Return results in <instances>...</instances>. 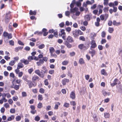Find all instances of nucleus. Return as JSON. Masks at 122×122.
<instances>
[{
    "instance_id": "nucleus-48",
    "label": "nucleus",
    "mask_w": 122,
    "mask_h": 122,
    "mask_svg": "<svg viewBox=\"0 0 122 122\" xmlns=\"http://www.w3.org/2000/svg\"><path fill=\"white\" fill-rule=\"evenodd\" d=\"M65 30L64 29H62L61 30V35H66V33L64 32Z\"/></svg>"
},
{
    "instance_id": "nucleus-32",
    "label": "nucleus",
    "mask_w": 122,
    "mask_h": 122,
    "mask_svg": "<svg viewBox=\"0 0 122 122\" xmlns=\"http://www.w3.org/2000/svg\"><path fill=\"white\" fill-rule=\"evenodd\" d=\"M70 104L71 105L73 106H76V103L74 101H71L70 102Z\"/></svg>"
},
{
    "instance_id": "nucleus-7",
    "label": "nucleus",
    "mask_w": 122,
    "mask_h": 122,
    "mask_svg": "<svg viewBox=\"0 0 122 122\" xmlns=\"http://www.w3.org/2000/svg\"><path fill=\"white\" fill-rule=\"evenodd\" d=\"M67 41L70 43H72L74 42L72 38L70 36H68L66 39Z\"/></svg>"
},
{
    "instance_id": "nucleus-60",
    "label": "nucleus",
    "mask_w": 122,
    "mask_h": 122,
    "mask_svg": "<svg viewBox=\"0 0 122 122\" xmlns=\"http://www.w3.org/2000/svg\"><path fill=\"white\" fill-rule=\"evenodd\" d=\"M10 77H12L13 78H14L15 77V75L14 74L13 72H11L10 73Z\"/></svg>"
},
{
    "instance_id": "nucleus-29",
    "label": "nucleus",
    "mask_w": 122,
    "mask_h": 122,
    "mask_svg": "<svg viewBox=\"0 0 122 122\" xmlns=\"http://www.w3.org/2000/svg\"><path fill=\"white\" fill-rule=\"evenodd\" d=\"M69 105L70 104L69 103L65 102L63 105V106L66 108H68L69 107Z\"/></svg>"
},
{
    "instance_id": "nucleus-49",
    "label": "nucleus",
    "mask_w": 122,
    "mask_h": 122,
    "mask_svg": "<svg viewBox=\"0 0 122 122\" xmlns=\"http://www.w3.org/2000/svg\"><path fill=\"white\" fill-rule=\"evenodd\" d=\"M39 92L41 93H44V90L43 88H40L39 90Z\"/></svg>"
},
{
    "instance_id": "nucleus-23",
    "label": "nucleus",
    "mask_w": 122,
    "mask_h": 122,
    "mask_svg": "<svg viewBox=\"0 0 122 122\" xmlns=\"http://www.w3.org/2000/svg\"><path fill=\"white\" fill-rule=\"evenodd\" d=\"M113 82L115 85H117L118 83L119 84L120 82L116 78L114 81Z\"/></svg>"
},
{
    "instance_id": "nucleus-4",
    "label": "nucleus",
    "mask_w": 122,
    "mask_h": 122,
    "mask_svg": "<svg viewBox=\"0 0 122 122\" xmlns=\"http://www.w3.org/2000/svg\"><path fill=\"white\" fill-rule=\"evenodd\" d=\"M78 32V30H75L72 31V33L74 37L75 38L79 36Z\"/></svg>"
},
{
    "instance_id": "nucleus-12",
    "label": "nucleus",
    "mask_w": 122,
    "mask_h": 122,
    "mask_svg": "<svg viewBox=\"0 0 122 122\" xmlns=\"http://www.w3.org/2000/svg\"><path fill=\"white\" fill-rule=\"evenodd\" d=\"M24 67L23 65L21 63H18L17 65V69H19L22 68Z\"/></svg>"
},
{
    "instance_id": "nucleus-55",
    "label": "nucleus",
    "mask_w": 122,
    "mask_h": 122,
    "mask_svg": "<svg viewBox=\"0 0 122 122\" xmlns=\"http://www.w3.org/2000/svg\"><path fill=\"white\" fill-rule=\"evenodd\" d=\"M35 73L38 75V76H39V75H40V71L39 70H36L35 71Z\"/></svg>"
},
{
    "instance_id": "nucleus-9",
    "label": "nucleus",
    "mask_w": 122,
    "mask_h": 122,
    "mask_svg": "<svg viewBox=\"0 0 122 122\" xmlns=\"http://www.w3.org/2000/svg\"><path fill=\"white\" fill-rule=\"evenodd\" d=\"M20 61L22 63H24L25 65H27L29 63V61L25 59L24 58L21 60Z\"/></svg>"
},
{
    "instance_id": "nucleus-25",
    "label": "nucleus",
    "mask_w": 122,
    "mask_h": 122,
    "mask_svg": "<svg viewBox=\"0 0 122 122\" xmlns=\"http://www.w3.org/2000/svg\"><path fill=\"white\" fill-rule=\"evenodd\" d=\"M79 62L81 64H82L84 63V60L82 58H81L79 60Z\"/></svg>"
},
{
    "instance_id": "nucleus-5",
    "label": "nucleus",
    "mask_w": 122,
    "mask_h": 122,
    "mask_svg": "<svg viewBox=\"0 0 122 122\" xmlns=\"http://www.w3.org/2000/svg\"><path fill=\"white\" fill-rule=\"evenodd\" d=\"M70 43L67 41H65L63 43L68 48H70L72 47L71 44H70Z\"/></svg>"
},
{
    "instance_id": "nucleus-18",
    "label": "nucleus",
    "mask_w": 122,
    "mask_h": 122,
    "mask_svg": "<svg viewBox=\"0 0 122 122\" xmlns=\"http://www.w3.org/2000/svg\"><path fill=\"white\" fill-rule=\"evenodd\" d=\"M15 79L14 78L12 82V85L10 86L11 88H14L15 89V85L14 83L15 82Z\"/></svg>"
},
{
    "instance_id": "nucleus-26",
    "label": "nucleus",
    "mask_w": 122,
    "mask_h": 122,
    "mask_svg": "<svg viewBox=\"0 0 122 122\" xmlns=\"http://www.w3.org/2000/svg\"><path fill=\"white\" fill-rule=\"evenodd\" d=\"M23 48L22 46H19L18 47H16V52H18L19 50H21Z\"/></svg>"
},
{
    "instance_id": "nucleus-31",
    "label": "nucleus",
    "mask_w": 122,
    "mask_h": 122,
    "mask_svg": "<svg viewBox=\"0 0 122 122\" xmlns=\"http://www.w3.org/2000/svg\"><path fill=\"white\" fill-rule=\"evenodd\" d=\"M110 114L108 113H105L104 114V117L106 118H109V117Z\"/></svg>"
},
{
    "instance_id": "nucleus-28",
    "label": "nucleus",
    "mask_w": 122,
    "mask_h": 122,
    "mask_svg": "<svg viewBox=\"0 0 122 122\" xmlns=\"http://www.w3.org/2000/svg\"><path fill=\"white\" fill-rule=\"evenodd\" d=\"M114 31L113 28L109 27L108 29V31L109 33H112Z\"/></svg>"
},
{
    "instance_id": "nucleus-8",
    "label": "nucleus",
    "mask_w": 122,
    "mask_h": 122,
    "mask_svg": "<svg viewBox=\"0 0 122 122\" xmlns=\"http://www.w3.org/2000/svg\"><path fill=\"white\" fill-rule=\"evenodd\" d=\"M69 82V80L68 79L66 78L64 79L62 81V83L64 86L66 84V83H68Z\"/></svg>"
},
{
    "instance_id": "nucleus-44",
    "label": "nucleus",
    "mask_w": 122,
    "mask_h": 122,
    "mask_svg": "<svg viewBox=\"0 0 122 122\" xmlns=\"http://www.w3.org/2000/svg\"><path fill=\"white\" fill-rule=\"evenodd\" d=\"M49 51L50 53H52L53 52H54L55 50L53 47H51L49 49Z\"/></svg>"
},
{
    "instance_id": "nucleus-61",
    "label": "nucleus",
    "mask_w": 122,
    "mask_h": 122,
    "mask_svg": "<svg viewBox=\"0 0 122 122\" xmlns=\"http://www.w3.org/2000/svg\"><path fill=\"white\" fill-rule=\"evenodd\" d=\"M98 48L99 50H101L103 49V46L102 45H99L98 46Z\"/></svg>"
},
{
    "instance_id": "nucleus-1",
    "label": "nucleus",
    "mask_w": 122,
    "mask_h": 122,
    "mask_svg": "<svg viewBox=\"0 0 122 122\" xmlns=\"http://www.w3.org/2000/svg\"><path fill=\"white\" fill-rule=\"evenodd\" d=\"M11 12L9 11L7 13H6L5 14V23H8L10 19Z\"/></svg>"
},
{
    "instance_id": "nucleus-45",
    "label": "nucleus",
    "mask_w": 122,
    "mask_h": 122,
    "mask_svg": "<svg viewBox=\"0 0 122 122\" xmlns=\"http://www.w3.org/2000/svg\"><path fill=\"white\" fill-rule=\"evenodd\" d=\"M79 39L83 41H85V39L83 36H81L79 37Z\"/></svg>"
},
{
    "instance_id": "nucleus-20",
    "label": "nucleus",
    "mask_w": 122,
    "mask_h": 122,
    "mask_svg": "<svg viewBox=\"0 0 122 122\" xmlns=\"http://www.w3.org/2000/svg\"><path fill=\"white\" fill-rule=\"evenodd\" d=\"M15 118V117L14 116L11 115L10 117H9L7 119L8 121H11L12 120L14 119Z\"/></svg>"
},
{
    "instance_id": "nucleus-24",
    "label": "nucleus",
    "mask_w": 122,
    "mask_h": 122,
    "mask_svg": "<svg viewBox=\"0 0 122 122\" xmlns=\"http://www.w3.org/2000/svg\"><path fill=\"white\" fill-rule=\"evenodd\" d=\"M101 74L102 75L105 76L107 75V74L106 73L105 70L104 69H102L101 70Z\"/></svg>"
},
{
    "instance_id": "nucleus-53",
    "label": "nucleus",
    "mask_w": 122,
    "mask_h": 122,
    "mask_svg": "<svg viewBox=\"0 0 122 122\" xmlns=\"http://www.w3.org/2000/svg\"><path fill=\"white\" fill-rule=\"evenodd\" d=\"M108 0H104V5H107L108 3Z\"/></svg>"
},
{
    "instance_id": "nucleus-36",
    "label": "nucleus",
    "mask_w": 122,
    "mask_h": 122,
    "mask_svg": "<svg viewBox=\"0 0 122 122\" xmlns=\"http://www.w3.org/2000/svg\"><path fill=\"white\" fill-rule=\"evenodd\" d=\"M106 33L105 31H103L101 33V36L102 37L104 38L105 37Z\"/></svg>"
},
{
    "instance_id": "nucleus-50",
    "label": "nucleus",
    "mask_w": 122,
    "mask_h": 122,
    "mask_svg": "<svg viewBox=\"0 0 122 122\" xmlns=\"http://www.w3.org/2000/svg\"><path fill=\"white\" fill-rule=\"evenodd\" d=\"M9 43L12 46L14 45V42L12 40H11L9 41Z\"/></svg>"
},
{
    "instance_id": "nucleus-51",
    "label": "nucleus",
    "mask_w": 122,
    "mask_h": 122,
    "mask_svg": "<svg viewBox=\"0 0 122 122\" xmlns=\"http://www.w3.org/2000/svg\"><path fill=\"white\" fill-rule=\"evenodd\" d=\"M64 22H62L59 24V26L61 28H62L64 25Z\"/></svg>"
},
{
    "instance_id": "nucleus-41",
    "label": "nucleus",
    "mask_w": 122,
    "mask_h": 122,
    "mask_svg": "<svg viewBox=\"0 0 122 122\" xmlns=\"http://www.w3.org/2000/svg\"><path fill=\"white\" fill-rule=\"evenodd\" d=\"M76 4L78 7H81V2L77 1L76 2Z\"/></svg>"
},
{
    "instance_id": "nucleus-13",
    "label": "nucleus",
    "mask_w": 122,
    "mask_h": 122,
    "mask_svg": "<svg viewBox=\"0 0 122 122\" xmlns=\"http://www.w3.org/2000/svg\"><path fill=\"white\" fill-rule=\"evenodd\" d=\"M90 16L89 15H86L84 17L85 20L87 21H89L90 20Z\"/></svg>"
},
{
    "instance_id": "nucleus-2",
    "label": "nucleus",
    "mask_w": 122,
    "mask_h": 122,
    "mask_svg": "<svg viewBox=\"0 0 122 122\" xmlns=\"http://www.w3.org/2000/svg\"><path fill=\"white\" fill-rule=\"evenodd\" d=\"M27 84L29 86V88H31L33 86H35L36 85V83H34L32 81H31L30 80L28 81Z\"/></svg>"
},
{
    "instance_id": "nucleus-54",
    "label": "nucleus",
    "mask_w": 122,
    "mask_h": 122,
    "mask_svg": "<svg viewBox=\"0 0 122 122\" xmlns=\"http://www.w3.org/2000/svg\"><path fill=\"white\" fill-rule=\"evenodd\" d=\"M15 111V110L14 108L11 109H10V112L11 113H14Z\"/></svg>"
},
{
    "instance_id": "nucleus-14",
    "label": "nucleus",
    "mask_w": 122,
    "mask_h": 122,
    "mask_svg": "<svg viewBox=\"0 0 122 122\" xmlns=\"http://www.w3.org/2000/svg\"><path fill=\"white\" fill-rule=\"evenodd\" d=\"M44 74L45 72H44V71L43 70H41L40 73V75H39V76L41 78H43L45 75Z\"/></svg>"
},
{
    "instance_id": "nucleus-21",
    "label": "nucleus",
    "mask_w": 122,
    "mask_h": 122,
    "mask_svg": "<svg viewBox=\"0 0 122 122\" xmlns=\"http://www.w3.org/2000/svg\"><path fill=\"white\" fill-rule=\"evenodd\" d=\"M117 89L119 92L122 93V86H119L117 87Z\"/></svg>"
},
{
    "instance_id": "nucleus-33",
    "label": "nucleus",
    "mask_w": 122,
    "mask_h": 122,
    "mask_svg": "<svg viewBox=\"0 0 122 122\" xmlns=\"http://www.w3.org/2000/svg\"><path fill=\"white\" fill-rule=\"evenodd\" d=\"M34 56H29L28 57V59L29 61H30L31 60L34 59Z\"/></svg>"
},
{
    "instance_id": "nucleus-35",
    "label": "nucleus",
    "mask_w": 122,
    "mask_h": 122,
    "mask_svg": "<svg viewBox=\"0 0 122 122\" xmlns=\"http://www.w3.org/2000/svg\"><path fill=\"white\" fill-rule=\"evenodd\" d=\"M21 117L19 116H17L16 117V121H20L21 119Z\"/></svg>"
},
{
    "instance_id": "nucleus-19",
    "label": "nucleus",
    "mask_w": 122,
    "mask_h": 122,
    "mask_svg": "<svg viewBox=\"0 0 122 122\" xmlns=\"http://www.w3.org/2000/svg\"><path fill=\"white\" fill-rule=\"evenodd\" d=\"M91 35H92L91 36V40H94L95 39V37H96V34L94 33L93 34L92 33H91Z\"/></svg>"
},
{
    "instance_id": "nucleus-17",
    "label": "nucleus",
    "mask_w": 122,
    "mask_h": 122,
    "mask_svg": "<svg viewBox=\"0 0 122 122\" xmlns=\"http://www.w3.org/2000/svg\"><path fill=\"white\" fill-rule=\"evenodd\" d=\"M37 12L36 10H34L33 11L31 10H30V11L29 14L30 15H36V14Z\"/></svg>"
},
{
    "instance_id": "nucleus-15",
    "label": "nucleus",
    "mask_w": 122,
    "mask_h": 122,
    "mask_svg": "<svg viewBox=\"0 0 122 122\" xmlns=\"http://www.w3.org/2000/svg\"><path fill=\"white\" fill-rule=\"evenodd\" d=\"M89 53L91 54V56L93 57V56L95 55L96 51L94 50H92L91 51H89Z\"/></svg>"
},
{
    "instance_id": "nucleus-10",
    "label": "nucleus",
    "mask_w": 122,
    "mask_h": 122,
    "mask_svg": "<svg viewBox=\"0 0 122 122\" xmlns=\"http://www.w3.org/2000/svg\"><path fill=\"white\" fill-rule=\"evenodd\" d=\"M79 10L78 8L77 7H75L73 8H71L70 9V12L72 13H74L75 12L78 11Z\"/></svg>"
},
{
    "instance_id": "nucleus-38",
    "label": "nucleus",
    "mask_w": 122,
    "mask_h": 122,
    "mask_svg": "<svg viewBox=\"0 0 122 122\" xmlns=\"http://www.w3.org/2000/svg\"><path fill=\"white\" fill-rule=\"evenodd\" d=\"M40 119V117L38 116H36L35 118V120L36 121H38Z\"/></svg>"
},
{
    "instance_id": "nucleus-52",
    "label": "nucleus",
    "mask_w": 122,
    "mask_h": 122,
    "mask_svg": "<svg viewBox=\"0 0 122 122\" xmlns=\"http://www.w3.org/2000/svg\"><path fill=\"white\" fill-rule=\"evenodd\" d=\"M33 70V68H31L30 69L28 70V71L30 74H31V73Z\"/></svg>"
},
{
    "instance_id": "nucleus-11",
    "label": "nucleus",
    "mask_w": 122,
    "mask_h": 122,
    "mask_svg": "<svg viewBox=\"0 0 122 122\" xmlns=\"http://www.w3.org/2000/svg\"><path fill=\"white\" fill-rule=\"evenodd\" d=\"M39 78V77L36 75L33 76L32 78V81L34 83H36L35 82V81Z\"/></svg>"
},
{
    "instance_id": "nucleus-47",
    "label": "nucleus",
    "mask_w": 122,
    "mask_h": 122,
    "mask_svg": "<svg viewBox=\"0 0 122 122\" xmlns=\"http://www.w3.org/2000/svg\"><path fill=\"white\" fill-rule=\"evenodd\" d=\"M8 33L6 31H4L3 33V36L4 37H6L7 36Z\"/></svg>"
},
{
    "instance_id": "nucleus-3",
    "label": "nucleus",
    "mask_w": 122,
    "mask_h": 122,
    "mask_svg": "<svg viewBox=\"0 0 122 122\" xmlns=\"http://www.w3.org/2000/svg\"><path fill=\"white\" fill-rule=\"evenodd\" d=\"M90 44L91 45L90 47L91 48H94L97 46V45L95 43V41L94 40H92L91 41Z\"/></svg>"
},
{
    "instance_id": "nucleus-34",
    "label": "nucleus",
    "mask_w": 122,
    "mask_h": 122,
    "mask_svg": "<svg viewBox=\"0 0 122 122\" xmlns=\"http://www.w3.org/2000/svg\"><path fill=\"white\" fill-rule=\"evenodd\" d=\"M38 99L40 101H41L43 99V97L42 95H39L38 96Z\"/></svg>"
},
{
    "instance_id": "nucleus-16",
    "label": "nucleus",
    "mask_w": 122,
    "mask_h": 122,
    "mask_svg": "<svg viewBox=\"0 0 122 122\" xmlns=\"http://www.w3.org/2000/svg\"><path fill=\"white\" fill-rule=\"evenodd\" d=\"M113 24L114 25L118 26L121 24V23L120 22H117L116 21L114 20L113 21Z\"/></svg>"
},
{
    "instance_id": "nucleus-6",
    "label": "nucleus",
    "mask_w": 122,
    "mask_h": 122,
    "mask_svg": "<svg viewBox=\"0 0 122 122\" xmlns=\"http://www.w3.org/2000/svg\"><path fill=\"white\" fill-rule=\"evenodd\" d=\"M70 97L72 100H74L75 99V96L74 91H73L71 92L70 94Z\"/></svg>"
},
{
    "instance_id": "nucleus-43",
    "label": "nucleus",
    "mask_w": 122,
    "mask_h": 122,
    "mask_svg": "<svg viewBox=\"0 0 122 122\" xmlns=\"http://www.w3.org/2000/svg\"><path fill=\"white\" fill-rule=\"evenodd\" d=\"M42 107V103H41L40 102L38 104L37 106V107L39 108H41Z\"/></svg>"
},
{
    "instance_id": "nucleus-39",
    "label": "nucleus",
    "mask_w": 122,
    "mask_h": 122,
    "mask_svg": "<svg viewBox=\"0 0 122 122\" xmlns=\"http://www.w3.org/2000/svg\"><path fill=\"white\" fill-rule=\"evenodd\" d=\"M69 62L67 61H64L62 62V64L64 65H66Z\"/></svg>"
},
{
    "instance_id": "nucleus-59",
    "label": "nucleus",
    "mask_w": 122,
    "mask_h": 122,
    "mask_svg": "<svg viewBox=\"0 0 122 122\" xmlns=\"http://www.w3.org/2000/svg\"><path fill=\"white\" fill-rule=\"evenodd\" d=\"M6 62V61L4 59H2L0 61V63L3 64L5 63Z\"/></svg>"
},
{
    "instance_id": "nucleus-42",
    "label": "nucleus",
    "mask_w": 122,
    "mask_h": 122,
    "mask_svg": "<svg viewBox=\"0 0 122 122\" xmlns=\"http://www.w3.org/2000/svg\"><path fill=\"white\" fill-rule=\"evenodd\" d=\"M66 31L69 33L70 32V31H71V27H67V28H66Z\"/></svg>"
},
{
    "instance_id": "nucleus-62",
    "label": "nucleus",
    "mask_w": 122,
    "mask_h": 122,
    "mask_svg": "<svg viewBox=\"0 0 122 122\" xmlns=\"http://www.w3.org/2000/svg\"><path fill=\"white\" fill-rule=\"evenodd\" d=\"M106 41L105 39H102V40L101 43L102 44H103L104 43H106Z\"/></svg>"
},
{
    "instance_id": "nucleus-57",
    "label": "nucleus",
    "mask_w": 122,
    "mask_h": 122,
    "mask_svg": "<svg viewBox=\"0 0 122 122\" xmlns=\"http://www.w3.org/2000/svg\"><path fill=\"white\" fill-rule=\"evenodd\" d=\"M7 70L9 71H10L12 69V67L10 66H8L7 67Z\"/></svg>"
},
{
    "instance_id": "nucleus-30",
    "label": "nucleus",
    "mask_w": 122,
    "mask_h": 122,
    "mask_svg": "<svg viewBox=\"0 0 122 122\" xmlns=\"http://www.w3.org/2000/svg\"><path fill=\"white\" fill-rule=\"evenodd\" d=\"M45 46V45L43 44L39 46H38V48L39 49H42Z\"/></svg>"
},
{
    "instance_id": "nucleus-46",
    "label": "nucleus",
    "mask_w": 122,
    "mask_h": 122,
    "mask_svg": "<svg viewBox=\"0 0 122 122\" xmlns=\"http://www.w3.org/2000/svg\"><path fill=\"white\" fill-rule=\"evenodd\" d=\"M7 36L8 39H10L12 37V35L11 33H8Z\"/></svg>"
},
{
    "instance_id": "nucleus-22",
    "label": "nucleus",
    "mask_w": 122,
    "mask_h": 122,
    "mask_svg": "<svg viewBox=\"0 0 122 122\" xmlns=\"http://www.w3.org/2000/svg\"><path fill=\"white\" fill-rule=\"evenodd\" d=\"M93 117L94 121L96 122H97L98 121V119L97 118L96 114H94V115H93Z\"/></svg>"
},
{
    "instance_id": "nucleus-58",
    "label": "nucleus",
    "mask_w": 122,
    "mask_h": 122,
    "mask_svg": "<svg viewBox=\"0 0 122 122\" xmlns=\"http://www.w3.org/2000/svg\"><path fill=\"white\" fill-rule=\"evenodd\" d=\"M65 14L66 16H69L70 15V13L69 11H67L65 12Z\"/></svg>"
},
{
    "instance_id": "nucleus-56",
    "label": "nucleus",
    "mask_w": 122,
    "mask_h": 122,
    "mask_svg": "<svg viewBox=\"0 0 122 122\" xmlns=\"http://www.w3.org/2000/svg\"><path fill=\"white\" fill-rule=\"evenodd\" d=\"M18 43L19 45L21 46H24V45L23 43L20 40L18 41Z\"/></svg>"
},
{
    "instance_id": "nucleus-63",
    "label": "nucleus",
    "mask_w": 122,
    "mask_h": 122,
    "mask_svg": "<svg viewBox=\"0 0 122 122\" xmlns=\"http://www.w3.org/2000/svg\"><path fill=\"white\" fill-rule=\"evenodd\" d=\"M5 109L4 107H2L1 108V109L0 110V111L1 113H3L5 111Z\"/></svg>"
},
{
    "instance_id": "nucleus-40",
    "label": "nucleus",
    "mask_w": 122,
    "mask_h": 122,
    "mask_svg": "<svg viewBox=\"0 0 122 122\" xmlns=\"http://www.w3.org/2000/svg\"><path fill=\"white\" fill-rule=\"evenodd\" d=\"M109 8L108 7H105L103 9L104 12L105 13L107 12Z\"/></svg>"
},
{
    "instance_id": "nucleus-27",
    "label": "nucleus",
    "mask_w": 122,
    "mask_h": 122,
    "mask_svg": "<svg viewBox=\"0 0 122 122\" xmlns=\"http://www.w3.org/2000/svg\"><path fill=\"white\" fill-rule=\"evenodd\" d=\"M15 64V62L13 60L11 61L9 63V65L11 66H13Z\"/></svg>"
},
{
    "instance_id": "nucleus-37",
    "label": "nucleus",
    "mask_w": 122,
    "mask_h": 122,
    "mask_svg": "<svg viewBox=\"0 0 122 122\" xmlns=\"http://www.w3.org/2000/svg\"><path fill=\"white\" fill-rule=\"evenodd\" d=\"M78 48L81 49H82L84 47H85V46H84V45L83 44H80L78 46Z\"/></svg>"
},
{
    "instance_id": "nucleus-64",
    "label": "nucleus",
    "mask_w": 122,
    "mask_h": 122,
    "mask_svg": "<svg viewBox=\"0 0 122 122\" xmlns=\"http://www.w3.org/2000/svg\"><path fill=\"white\" fill-rule=\"evenodd\" d=\"M109 6L110 7L112 6L113 7L114 6V3L112 2H110L108 4Z\"/></svg>"
}]
</instances>
